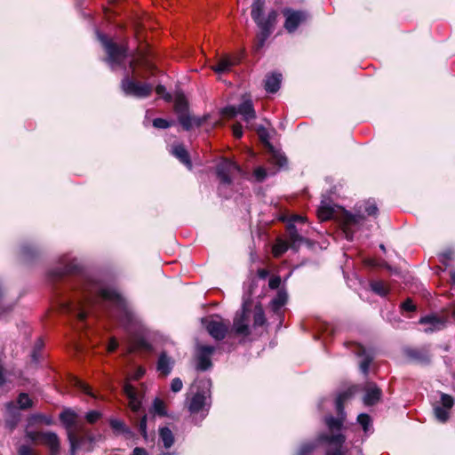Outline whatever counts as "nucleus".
Here are the masks:
<instances>
[{
    "instance_id": "1",
    "label": "nucleus",
    "mask_w": 455,
    "mask_h": 455,
    "mask_svg": "<svg viewBox=\"0 0 455 455\" xmlns=\"http://www.w3.org/2000/svg\"><path fill=\"white\" fill-rule=\"evenodd\" d=\"M80 272L78 261L70 255H63L58 266L49 273L52 279L79 274L70 283L73 297L60 304L64 312L82 323L89 314L102 311L118 320L129 333L140 335L144 332L141 318L116 289L97 275Z\"/></svg>"
},
{
    "instance_id": "2",
    "label": "nucleus",
    "mask_w": 455,
    "mask_h": 455,
    "mask_svg": "<svg viewBox=\"0 0 455 455\" xmlns=\"http://www.w3.org/2000/svg\"><path fill=\"white\" fill-rule=\"evenodd\" d=\"M377 212L378 208L375 203L371 200L357 205L356 213L355 214L336 205H331L327 204L325 200H322L317 210L318 218L322 221L331 219H339L345 236L348 241H352L354 239L355 230L363 224L364 220V213L368 216H375Z\"/></svg>"
},
{
    "instance_id": "3",
    "label": "nucleus",
    "mask_w": 455,
    "mask_h": 455,
    "mask_svg": "<svg viewBox=\"0 0 455 455\" xmlns=\"http://www.w3.org/2000/svg\"><path fill=\"white\" fill-rule=\"evenodd\" d=\"M139 65H142L146 68H151L150 65L144 59L131 60L129 61V70L124 68L125 73L121 81V89L126 96L145 99L150 96L154 85L150 83H141L138 80L139 78H144V76L136 70Z\"/></svg>"
},
{
    "instance_id": "4",
    "label": "nucleus",
    "mask_w": 455,
    "mask_h": 455,
    "mask_svg": "<svg viewBox=\"0 0 455 455\" xmlns=\"http://www.w3.org/2000/svg\"><path fill=\"white\" fill-rule=\"evenodd\" d=\"M265 0H252L251 15V19L259 29L257 35V49L264 46L266 41L274 30L277 19V12L271 10L267 17L263 16Z\"/></svg>"
},
{
    "instance_id": "5",
    "label": "nucleus",
    "mask_w": 455,
    "mask_h": 455,
    "mask_svg": "<svg viewBox=\"0 0 455 455\" xmlns=\"http://www.w3.org/2000/svg\"><path fill=\"white\" fill-rule=\"evenodd\" d=\"M97 38L101 43L106 53V61L112 69L122 66L127 58V48L124 45L117 44L109 40L105 35L100 31H96Z\"/></svg>"
},
{
    "instance_id": "6",
    "label": "nucleus",
    "mask_w": 455,
    "mask_h": 455,
    "mask_svg": "<svg viewBox=\"0 0 455 455\" xmlns=\"http://www.w3.org/2000/svg\"><path fill=\"white\" fill-rule=\"evenodd\" d=\"M25 436L35 444L45 445L50 455H60V439L55 432L26 430Z\"/></svg>"
},
{
    "instance_id": "7",
    "label": "nucleus",
    "mask_w": 455,
    "mask_h": 455,
    "mask_svg": "<svg viewBox=\"0 0 455 455\" xmlns=\"http://www.w3.org/2000/svg\"><path fill=\"white\" fill-rule=\"evenodd\" d=\"M216 174L220 181L219 188L221 192L224 186H229L236 177H245V172L235 162L224 159L216 166Z\"/></svg>"
},
{
    "instance_id": "8",
    "label": "nucleus",
    "mask_w": 455,
    "mask_h": 455,
    "mask_svg": "<svg viewBox=\"0 0 455 455\" xmlns=\"http://www.w3.org/2000/svg\"><path fill=\"white\" fill-rule=\"evenodd\" d=\"M34 406V400H11L5 403L4 422L11 431L16 428L21 419L20 411Z\"/></svg>"
},
{
    "instance_id": "9",
    "label": "nucleus",
    "mask_w": 455,
    "mask_h": 455,
    "mask_svg": "<svg viewBox=\"0 0 455 455\" xmlns=\"http://www.w3.org/2000/svg\"><path fill=\"white\" fill-rule=\"evenodd\" d=\"M282 14L284 17L283 28L290 34L294 33L300 25L309 19V13L307 11L290 7L283 8Z\"/></svg>"
},
{
    "instance_id": "10",
    "label": "nucleus",
    "mask_w": 455,
    "mask_h": 455,
    "mask_svg": "<svg viewBox=\"0 0 455 455\" xmlns=\"http://www.w3.org/2000/svg\"><path fill=\"white\" fill-rule=\"evenodd\" d=\"M359 391L364 393L363 398H380L381 389L373 382H367L363 386H350L345 391L339 393L334 398H351L357 395Z\"/></svg>"
},
{
    "instance_id": "11",
    "label": "nucleus",
    "mask_w": 455,
    "mask_h": 455,
    "mask_svg": "<svg viewBox=\"0 0 455 455\" xmlns=\"http://www.w3.org/2000/svg\"><path fill=\"white\" fill-rule=\"evenodd\" d=\"M318 440L329 444L325 455H346L344 451V443L346 442L345 435L341 433L335 435L321 434L318 436Z\"/></svg>"
},
{
    "instance_id": "12",
    "label": "nucleus",
    "mask_w": 455,
    "mask_h": 455,
    "mask_svg": "<svg viewBox=\"0 0 455 455\" xmlns=\"http://www.w3.org/2000/svg\"><path fill=\"white\" fill-rule=\"evenodd\" d=\"M257 133L260 139V140L269 149V160L275 165L279 167H283L287 164V159L285 156L278 150H275L274 147L269 142V133L268 131L262 125H259L257 127Z\"/></svg>"
},
{
    "instance_id": "13",
    "label": "nucleus",
    "mask_w": 455,
    "mask_h": 455,
    "mask_svg": "<svg viewBox=\"0 0 455 455\" xmlns=\"http://www.w3.org/2000/svg\"><path fill=\"white\" fill-rule=\"evenodd\" d=\"M231 332L237 336L247 337L251 334L249 326V310L243 303L241 310L237 311L233 321Z\"/></svg>"
},
{
    "instance_id": "14",
    "label": "nucleus",
    "mask_w": 455,
    "mask_h": 455,
    "mask_svg": "<svg viewBox=\"0 0 455 455\" xmlns=\"http://www.w3.org/2000/svg\"><path fill=\"white\" fill-rule=\"evenodd\" d=\"M226 113L230 115L231 116H235L236 115H241L243 119L250 124L256 118V112L253 108L252 101L251 100H245L237 107H228L226 108Z\"/></svg>"
},
{
    "instance_id": "15",
    "label": "nucleus",
    "mask_w": 455,
    "mask_h": 455,
    "mask_svg": "<svg viewBox=\"0 0 455 455\" xmlns=\"http://www.w3.org/2000/svg\"><path fill=\"white\" fill-rule=\"evenodd\" d=\"M306 219L299 215H292L289 218L287 222V233L291 247L293 250H297L304 238L299 234V230L296 228V223H304Z\"/></svg>"
},
{
    "instance_id": "16",
    "label": "nucleus",
    "mask_w": 455,
    "mask_h": 455,
    "mask_svg": "<svg viewBox=\"0 0 455 455\" xmlns=\"http://www.w3.org/2000/svg\"><path fill=\"white\" fill-rule=\"evenodd\" d=\"M206 330L209 334L216 340H222L229 331V323H224L222 320L206 321Z\"/></svg>"
},
{
    "instance_id": "17",
    "label": "nucleus",
    "mask_w": 455,
    "mask_h": 455,
    "mask_svg": "<svg viewBox=\"0 0 455 455\" xmlns=\"http://www.w3.org/2000/svg\"><path fill=\"white\" fill-rule=\"evenodd\" d=\"M215 351L213 346L202 345L198 347L196 355V367L200 371H207L212 366L211 356Z\"/></svg>"
},
{
    "instance_id": "18",
    "label": "nucleus",
    "mask_w": 455,
    "mask_h": 455,
    "mask_svg": "<svg viewBox=\"0 0 455 455\" xmlns=\"http://www.w3.org/2000/svg\"><path fill=\"white\" fill-rule=\"evenodd\" d=\"M454 405V400H435L433 410L435 419L442 423L448 421L450 411Z\"/></svg>"
},
{
    "instance_id": "19",
    "label": "nucleus",
    "mask_w": 455,
    "mask_h": 455,
    "mask_svg": "<svg viewBox=\"0 0 455 455\" xmlns=\"http://www.w3.org/2000/svg\"><path fill=\"white\" fill-rule=\"evenodd\" d=\"M406 356L413 363L419 364H427L431 360V355L428 347L407 348L404 351Z\"/></svg>"
},
{
    "instance_id": "20",
    "label": "nucleus",
    "mask_w": 455,
    "mask_h": 455,
    "mask_svg": "<svg viewBox=\"0 0 455 455\" xmlns=\"http://www.w3.org/2000/svg\"><path fill=\"white\" fill-rule=\"evenodd\" d=\"M175 364V360L170 356L165 351H163L159 354L157 363H156V371L159 375L163 377H167L172 371Z\"/></svg>"
},
{
    "instance_id": "21",
    "label": "nucleus",
    "mask_w": 455,
    "mask_h": 455,
    "mask_svg": "<svg viewBox=\"0 0 455 455\" xmlns=\"http://www.w3.org/2000/svg\"><path fill=\"white\" fill-rule=\"evenodd\" d=\"M109 426L113 430L115 435H123L126 439H132L134 437V433L132 429L124 423V421L118 419H110Z\"/></svg>"
},
{
    "instance_id": "22",
    "label": "nucleus",
    "mask_w": 455,
    "mask_h": 455,
    "mask_svg": "<svg viewBox=\"0 0 455 455\" xmlns=\"http://www.w3.org/2000/svg\"><path fill=\"white\" fill-rule=\"evenodd\" d=\"M445 323L443 317L437 315H427L419 320V323L428 325V327L425 329L426 332L440 331L445 327Z\"/></svg>"
},
{
    "instance_id": "23",
    "label": "nucleus",
    "mask_w": 455,
    "mask_h": 455,
    "mask_svg": "<svg viewBox=\"0 0 455 455\" xmlns=\"http://www.w3.org/2000/svg\"><path fill=\"white\" fill-rule=\"evenodd\" d=\"M282 83V74L273 72L267 74L264 80V88L269 93H275Z\"/></svg>"
},
{
    "instance_id": "24",
    "label": "nucleus",
    "mask_w": 455,
    "mask_h": 455,
    "mask_svg": "<svg viewBox=\"0 0 455 455\" xmlns=\"http://www.w3.org/2000/svg\"><path fill=\"white\" fill-rule=\"evenodd\" d=\"M171 153L180 160L184 165H186L188 169H191L192 164L190 161L189 155L182 144H175L172 147Z\"/></svg>"
},
{
    "instance_id": "25",
    "label": "nucleus",
    "mask_w": 455,
    "mask_h": 455,
    "mask_svg": "<svg viewBox=\"0 0 455 455\" xmlns=\"http://www.w3.org/2000/svg\"><path fill=\"white\" fill-rule=\"evenodd\" d=\"M185 103L178 102L176 104V110L179 114V122L186 131H189L193 127V119L192 116H190L188 114L185 112Z\"/></svg>"
},
{
    "instance_id": "26",
    "label": "nucleus",
    "mask_w": 455,
    "mask_h": 455,
    "mask_svg": "<svg viewBox=\"0 0 455 455\" xmlns=\"http://www.w3.org/2000/svg\"><path fill=\"white\" fill-rule=\"evenodd\" d=\"M355 353L358 355V356L362 357V359H361V361L359 363V367H360L361 371L364 375H367L368 371H369L370 364H371V363L373 360L372 355L368 353L365 350V348L363 347L362 346H357L356 347Z\"/></svg>"
},
{
    "instance_id": "27",
    "label": "nucleus",
    "mask_w": 455,
    "mask_h": 455,
    "mask_svg": "<svg viewBox=\"0 0 455 455\" xmlns=\"http://www.w3.org/2000/svg\"><path fill=\"white\" fill-rule=\"evenodd\" d=\"M37 424H43L45 426H52L55 424L53 418L50 415L43 413L31 414L28 418V427H33Z\"/></svg>"
},
{
    "instance_id": "28",
    "label": "nucleus",
    "mask_w": 455,
    "mask_h": 455,
    "mask_svg": "<svg viewBox=\"0 0 455 455\" xmlns=\"http://www.w3.org/2000/svg\"><path fill=\"white\" fill-rule=\"evenodd\" d=\"M211 385H212V383H211L210 379H202V380L198 381L193 387V388L196 387L197 391L193 395L192 398H200V399L210 398L211 397V393H210Z\"/></svg>"
},
{
    "instance_id": "29",
    "label": "nucleus",
    "mask_w": 455,
    "mask_h": 455,
    "mask_svg": "<svg viewBox=\"0 0 455 455\" xmlns=\"http://www.w3.org/2000/svg\"><path fill=\"white\" fill-rule=\"evenodd\" d=\"M159 438L163 442L165 449H170L175 441L173 433L168 427H163L159 428Z\"/></svg>"
},
{
    "instance_id": "30",
    "label": "nucleus",
    "mask_w": 455,
    "mask_h": 455,
    "mask_svg": "<svg viewBox=\"0 0 455 455\" xmlns=\"http://www.w3.org/2000/svg\"><path fill=\"white\" fill-rule=\"evenodd\" d=\"M76 418L77 415L69 409L64 410L60 414V420L68 429L73 427L76 425Z\"/></svg>"
},
{
    "instance_id": "31",
    "label": "nucleus",
    "mask_w": 455,
    "mask_h": 455,
    "mask_svg": "<svg viewBox=\"0 0 455 455\" xmlns=\"http://www.w3.org/2000/svg\"><path fill=\"white\" fill-rule=\"evenodd\" d=\"M287 293L284 291H278L276 296L271 300L270 305L272 310L279 314L280 309L286 304L287 302Z\"/></svg>"
},
{
    "instance_id": "32",
    "label": "nucleus",
    "mask_w": 455,
    "mask_h": 455,
    "mask_svg": "<svg viewBox=\"0 0 455 455\" xmlns=\"http://www.w3.org/2000/svg\"><path fill=\"white\" fill-rule=\"evenodd\" d=\"M235 61L228 57L220 59L218 63L212 67V69L218 73L222 74L228 72L231 68L235 65Z\"/></svg>"
},
{
    "instance_id": "33",
    "label": "nucleus",
    "mask_w": 455,
    "mask_h": 455,
    "mask_svg": "<svg viewBox=\"0 0 455 455\" xmlns=\"http://www.w3.org/2000/svg\"><path fill=\"white\" fill-rule=\"evenodd\" d=\"M345 419L342 417H333V416H326L324 418V422L329 428L330 431L333 432L334 430L339 431L344 424Z\"/></svg>"
},
{
    "instance_id": "34",
    "label": "nucleus",
    "mask_w": 455,
    "mask_h": 455,
    "mask_svg": "<svg viewBox=\"0 0 455 455\" xmlns=\"http://www.w3.org/2000/svg\"><path fill=\"white\" fill-rule=\"evenodd\" d=\"M68 439L70 444L69 455H76L77 450L84 444V438H78L73 432L69 431Z\"/></svg>"
},
{
    "instance_id": "35",
    "label": "nucleus",
    "mask_w": 455,
    "mask_h": 455,
    "mask_svg": "<svg viewBox=\"0 0 455 455\" xmlns=\"http://www.w3.org/2000/svg\"><path fill=\"white\" fill-rule=\"evenodd\" d=\"M70 383L75 387H76L77 389H79L83 394L84 395H90L91 398H97L96 395H94L92 393V388L87 385L85 384L84 382H83L81 379H77L76 377H72L70 379Z\"/></svg>"
},
{
    "instance_id": "36",
    "label": "nucleus",
    "mask_w": 455,
    "mask_h": 455,
    "mask_svg": "<svg viewBox=\"0 0 455 455\" xmlns=\"http://www.w3.org/2000/svg\"><path fill=\"white\" fill-rule=\"evenodd\" d=\"M79 438H84V443L85 442L89 443V446L86 448V451L91 452L94 449V443L102 439V435H95L86 431Z\"/></svg>"
},
{
    "instance_id": "37",
    "label": "nucleus",
    "mask_w": 455,
    "mask_h": 455,
    "mask_svg": "<svg viewBox=\"0 0 455 455\" xmlns=\"http://www.w3.org/2000/svg\"><path fill=\"white\" fill-rule=\"evenodd\" d=\"M266 323V317L261 306L255 307L253 311V325L254 327L263 326Z\"/></svg>"
},
{
    "instance_id": "38",
    "label": "nucleus",
    "mask_w": 455,
    "mask_h": 455,
    "mask_svg": "<svg viewBox=\"0 0 455 455\" xmlns=\"http://www.w3.org/2000/svg\"><path fill=\"white\" fill-rule=\"evenodd\" d=\"M205 400H190L188 404V410L192 414L198 413L200 411H204V408L205 406ZM205 417V413L203 412L202 419Z\"/></svg>"
},
{
    "instance_id": "39",
    "label": "nucleus",
    "mask_w": 455,
    "mask_h": 455,
    "mask_svg": "<svg viewBox=\"0 0 455 455\" xmlns=\"http://www.w3.org/2000/svg\"><path fill=\"white\" fill-rule=\"evenodd\" d=\"M289 248L287 242L277 239L275 243L273 246V254L275 257L278 258L282 256Z\"/></svg>"
},
{
    "instance_id": "40",
    "label": "nucleus",
    "mask_w": 455,
    "mask_h": 455,
    "mask_svg": "<svg viewBox=\"0 0 455 455\" xmlns=\"http://www.w3.org/2000/svg\"><path fill=\"white\" fill-rule=\"evenodd\" d=\"M274 173L275 172L269 173L264 167L259 166L253 171L252 179L255 182H262L267 178L268 175Z\"/></svg>"
},
{
    "instance_id": "41",
    "label": "nucleus",
    "mask_w": 455,
    "mask_h": 455,
    "mask_svg": "<svg viewBox=\"0 0 455 455\" xmlns=\"http://www.w3.org/2000/svg\"><path fill=\"white\" fill-rule=\"evenodd\" d=\"M370 285L371 290L379 296L384 297L388 293L387 288L381 281H372Z\"/></svg>"
},
{
    "instance_id": "42",
    "label": "nucleus",
    "mask_w": 455,
    "mask_h": 455,
    "mask_svg": "<svg viewBox=\"0 0 455 455\" xmlns=\"http://www.w3.org/2000/svg\"><path fill=\"white\" fill-rule=\"evenodd\" d=\"M20 252L26 259H29L37 252V249L33 244H23Z\"/></svg>"
},
{
    "instance_id": "43",
    "label": "nucleus",
    "mask_w": 455,
    "mask_h": 455,
    "mask_svg": "<svg viewBox=\"0 0 455 455\" xmlns=\"http://www.w3.org/2000/svg\"><path fill=\"white\" fill-rule=\"evenodd\" d=\"M357 422L362 426L364 432L369 430L371 425V419L367 413H361L357 416Z\"/></svg>"
},
{
    "instance_id": "44",
    "label": "nucleus",
    "mask_w": 455,
    "mask_h": 455,
    "mask_svg": "<svg viewBox=\"0 0 455 455\" xmlns=\"http://www.w3.org/2000/svg\"><path fill=\"white\" fill-rule=\"evenodd\" d=\"M146 370L143 366H136L132 372L129 373L128 380H138L144 376Z\"/></svg>"
},
{
    "instance_id": "45",
    "label": "nucleus",
    "mask_w": 455,
    "mask_h": 455,
    "mask_svg": "<svg viewBox=\"0 0 455 455\" xmlns=\"http://www.w3.org/2000/svg\"><path fill=\"white\" fill-rule=\"evenodd\" d=\"M124 389L125 391L127 398H131V399L140 398L139 393L137 392L136 387L133 385H132L131 383L127 382L124 385Z\"/></svg>"
},
{
    "instance_id": "46",
    "label": "nucleus",
    "mask_w": 455,
    "mask_h": 455,
    "mask_svg": "<svg viewBox=\"0 0 455 455\" xmlns=\"http://www.w3.org/2000/svg\"><path fill=\"white\" fill-rule=\"evenodd\" d=\"M43 346L44 344L41 339H38L35 344V347L31 354V358L33 362L38 363L40 357V350L42 349Z\"/></svg>"
},
{
    "instance_id": "47",
    "label": "nucleus",
    "mask_w": 455,
    "mask_h": 455,
    "mask_svg": "<svg viewBox=\"0 0 455 455\" xmlns=\"http://www.w3.org/2000/svg\"><path fill=\"white\" fill-rule=\"evenodd\" d=\"M315 449V444L313 443H305L301 444L298 455H309Z\"/></svg>"
},
{
    "instance_id": "48",
    "label": "nucleus",
    "mask_w": 455,
    "mask_h": 455,
    "mask_svg": "<svg viewBox=\"0 0 455 455\" xmlns=\"http://www.w3.org/2000/svg\"><path fill=\"white\" fill-rule=\"evenodd\" d=\"M17 452L19 455H38L29 445L21 444L18 447Z\"/></svg>"
},
{
    "instance_id": "49",
    "label": "nucleus",
    "mask_w": 455,
    "mask_h": 455,
    "mask_svg": "<svg viewBox=\"0 0 455 455\" xmlns=\"http://www.w3.org/2000/svg\"><path fill=\"white\" fill-rule=\"evenodd\" d=\"M101 417V413L98 411H88L85 415V419L90 424H94L96 421H98Z\"/></svg>"
},
{
    "instance_id": "50",
    "label": "nucleus",
    "mask_w": 455,
    "mask_h": 455,
    "mask_svg": "<svg viewBox=\"0 0 455 455\" xmlns=\"http://www.w3.org/2000/svg\"><path fill=\"white\" fill-rule=\"evenodd\" d=\"M153 126L157 129H166L171 126V123L164 118H156L153 120Z\"/></svg>"
},
{
    "instance_id": "51",
    "label": "nucleus",
    "mask_w": 455,
    "mask_h": 455,
    "mask_svg": "<svg viewBox=\"0 0 455 455\" xmlns=\"http://www.w3.org/2000/svg\"><path fill=\"white\" fill-rule=\"evenodd\" d=\"M164 400H154V408L156 414L160 416L166 415V411L164 408V404L163 403Z\"/></svg>"
},
{
    "instance_id": "52",
    "label": "nucleus",
    "mask_w": 455,
    "mask_h": 455,
    "mask_svg": "<svg viewBox=\"0 0 455 455\" xmlns=\"http://www.w3.org/2000/svg\"><path fill=\"white\" fill-rule=\"evenodd\" d=\"M147 421H148L147 415L144 414L139 422V431L141 434V435H143L144 438H147V436H148Z\"/></svg>"
},
{
    "instance_id": "53",
    "label": "nucleus",
    "mask_w": 455,
    "mask_h": 455,
    "mask_svg": "<svg viewBox=\"0 0 455 455\" xmlns=\"http://www.w3.org/2000/svg\"><path fill=\"white\" fill-rule=\"evenodd\" d=\"M183 387L182 380L180 378H174L171 382V390L173 393L180 391Z\"/></svg>"
},
{
    "instance_id": "54",
    "label": "nucleus",
    "mask_w": 455,
    "mask_h": 455,
    "mask_svg": "<svg viewBox=\"0 0 455 455\" xmlns=\"http://www.w3.org/2000/svg\"><path fill=\"white\" fill-rule=\"evenodd\" d=\"M344 401L345 400H336V411H337V417H342L343 419H346V412L344 410Z\"/></svg>"
},
{
    "instance_id": "55",
    "label": "nucleus",
    "mask_w": 455,
    "mask_h": 455,
    "mask_svg": "<svg viewBox=\"0 0 455 455\" xmlns=\"http://www.w3.org/2000/svg\"><path fill=\"white\" fill-rule=\"evenodd\" d=\"M401 308L403 311L412 312L416 309V307L411 299H407L405 301L402 303Z\"/></svg>"
},
{
    "instance_id": "56",
    "label": "nucleus",
    "mask_w": 455,
    "mask_h": 455,
    "mask_svg": "<svg viewBox=\"0 0 455 455\" xmlns=\"http://www.w3.org/2000/svg\"><path fill=\"white\" fill-rule=\"evenodd\" d=\"M156 92L157 93V95L164 98L167 100H171V95L166 92L165 87L164 85H162V84H158L156 87Z\"/></svg>"
},
{
    "instance_id": "57",
    "label": "nucleus",
    "mask_w": 455,
    "mask_h": 455,
    "mask_svg": "<svg viewBox=\"0 0 455 455\" xmlns=\"http://www.w3.org/2000/svg\"><path fill=\"white\" fill-rule=\"evenodd\" d=\"M281 283V279L278 276H275L269 279L268 285L271 289H277Z\"/></svg>"
},
{
    "instance_id": "58",
    "label": "nucleus",
    "mask_w": 455,
    "mask_h": 455,
    "mask_svg": "<svg viewBox=\"0 0 455 455\" xmlns=\"http://www.w3.org/2000/svg\"><path fill=\"white\" fill-rule=\"evenodd\" d=\"M131 409L137 412L141 407V400H129Z\"/></svg>"
},
{
    "instance_id": "59",
    "label": "nucleus",
    "mask_w": 455,
    "mask_h": 455,
    "mask_svg": "<svg viewBox=\"0 0 455 455\" xmlns=\"http://www.w3.org/2000/svg\"><path fill=\"white\" fill-rule=\"evenodd\" d=\"M118 347V342L115 338H111L108 344V351L114 352Z\"/></svg>"
},
{
    "instance_id": "60",
    "label": "nucleus",
    "mask_w": 455,
    "mask_h": 455,
    "mask_svg": "<svg viewBox=\"0 0 455 455\" xmlns=\"http://www.w3.org/2000/svg\"><path fill=\"white\" fill-rule=\"evenodd\" d=\"M233 133L235 138H241L243 135V127L241 124H235L233 126Z\"/></svg>"
},
{
    "instance_id": "61",
    "label": "nucleus",
    "mask_w": 455,
    "mask_h": 455,
    "mask_svg": "<svg viewBox=\"0 0 455 455\" xmlns=\"http://www.w3.org/2000/svg\"><path fill=\"white\" fill-rule=\"evenodd\" d=\"M132 455H148L146 449L142 447H136L133 449Z\"/></svg>"
},
{
    "instance_id": "62",
    "label": "nucleus",
    "mask_w": 455,
    "mask_h": 455,
    "mask_svg": "<svg viewBox=\"0 0 455 455\" xmlns=\"http://www.w3.org/2000/svg\"><path fill=\"white\" fill-rule=\"evenodd\" d=\"M192 119H193V127L194 126L199 127V126H201V124L204 122V118H201V117L192 116Z\"/></svg>"
},
{
    "instance_id": "63",
    "label": "nucleus",
    "mask_w": 455,
    "mask_h": 455,
    "mask_svg": "<svg viewBox=\"0 0 455 455\" xmlns=\"http://www.w3.org/2000/svg\"><path fill=\"white\" fill-rule=\"evenodd\" d=\"M364 401V404L366 406H372L376 403V402H378L379 400H370V399H367V400H363Z\"/></svg>"
},
{
    "instance_id": "64",
    "label": "nucleus",
    "mask_w": 455,
    "mask_h": 455,
    "mask_svg": "<svg viewBox=\"0 0 455 455\" xmlns=\"http://www.w3.org/2000/svg\"><path fill=\"white\" fill-rule=\"evenodd\" d=\"M451 278L452 283L455 284V271H452L451 273Z\"/></svg>"
}]
</instances>
